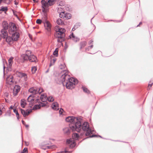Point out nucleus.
Listing matches in <instances>:
<instances>
[{"label":"nucleus","instance_id":"c03bdc74","mask_svg":"<svg viewBox=\"0 0 153 153\" xmlns=\"http://www.w3.org/2000/svg\"><path fill=\"white\" fill-rule=\"evenodd\" d=\"M1 10L2 11H3L6 12V11L7 10V7H1Z\"/></svg>","mask_w":153,"mask_h":153},{"label":"nucleus","instance_id":"ddd939ff","mask_svg":"<svg viewBox=\"0 0 153 153\" xmlns=\"http://www.w3.org/2000/svg\"><path fill=\"white\" fill-rule=\"evenodd\" d=\"M12 34V37L13 41H16L19 37V34L17 32L14 33Z\"/></svg>","mask_w":153,"mask_h":153},{"label":"nucleus","instance_id":"e433bc0d","mask_svg":"<svg viewBox=\"0 0 153 153\" xmlns=\"http://www.w3.org/2000/svg\"><path fill=\"white\" fill-rule=\"evenodd\" d=\"M49 144L48 143H46V144H45V145H42L41 146V149H43L44 150H46V149H47V148L46 147H47V144Z\"/></svg>","mask_w":153,"mask_h":153},{"label":"nucleus","instance_id":"680f3d73","mask_svg":"<svg viewBox=\"0 0 153 153\" xmlns=\"http://www.w3.org/2000/svg\"><path fill=\"white\" fill-rule=\"evenodd\" d=\"M1 34H0V40L1 39V38H2L3 35L1 33Z\"/></svg>","mask_w":153,"mask_h":153},{"label":"nucleus","instance_id":"2eb2a0df","mask_svg":"<svg viewBox=\"0 0 153 153\" xmlns=\"http://www.w3.org/2000/svg\"><path fill=\"white\" fill-rule=\"evenodd\" d=\"M70 38L72 39L74 42H76L79 41V39L77 37L75 36L73 33H72L71 35L69 36Z\"/></svg>","mask_w":153,"mask_h":153},{"label":"nucleus","instance_id":"f704fd0d","mask_svg":"<svg viewBox=\"0 0 153 153\" xmlns=\"http://www.w3.org/2000/svg\"><path fill=\"white\" fill-rule=\"evenodd\" d=\"M37 91H38V94H40L43 91V89L41 88H37Z\"/></svg>","mask_w":153,"mask_h":153},{"label":"nucleus","instance_id":"0e129e2a","mask_svg":"<svg viewBox=\"0 0 153 153\" xmlns=\"http://www.w3.org/2000/svg\"><path fill=\"white\" fill-rule=\"evenodd\" d=\"M2 111L1 110V108L0 107V115H1L2 114Z\"/></svg>","mask_w":153,"mask_h":153},{"label":"nucleus","instance_id":"338daca9","mask_svg":"<svg viewBox=\"0 0 153 153\" xmlns=\"http://www.w3.org/2000/svg\"><path fill=\"white\" fill-rule=\"evenodd\" d=\"M142 24V22H140L139 24H138V25L137 26V27L139 26V25H140V24Z\"/></svg>","mask_w":153,"mask_h":153},{"label":"nucleus","instance_id":"09e8293b","mask_svg":"<svg viewBox=\"0 0 153 153\" xmlns=\"http://www.w3.org/2000/svg\"><path fill=\"white\" fill-rule=\"evenodd\" d=\"M57 49H58L57 48H56V49L55 50V51L53 52V55H55L56 56H57V55H58V51L57 50Z\"/></svg>","mask_w":153,"mask_h":153},{"label":"nucleus","instance_id":"a18cd8bd","mask_svg":"<svg viewBox=\"0 0 153 153\" xmlns=\"http://www.w3.org/2000/svg\"><path fill=\"white\" fill-rule=\"evenodd\" d=\"M31 52L30 51H26V53H25V54H27V55L28 56H30L31 54Z\"/></svg>","mask_w":153,"mask_h":153},{"label":"nucleus","instance_id":"7ed1b4c3","mask_svg":"<svg viewBox=\"0 0 153 153\" xmlns=\"http://www.w3.org/2000/svg\"><path fill=\"white\" fill-rule=\"evenodd\" d=\"M65 32V30L63 28H59L58 29V30L56 31V37L58 38V42H61L64 41Z\"/></svg>","mask_w":153,"mask_h":153},{"label":"nucleus","instance_id":"a211bd4d","mask_svg":"<svg viewBox=\"0 0 153 153\" xmlns=\"http://www.w3.org/2000/svg\"><path fill=\"white\" fill-rule=\"evenodd\" d=\"M16 76H27V74L25 72H22L16 71Z\"/></svg>","mask_w":153,"mask_h":153},{"label":"nucleus","instance_id":"39448f33","mask_svg":"<svg viewBox=\"0 0 153 153\" xmlns=\"http://www.w3.org/2000/svg\"><path fill=\"white\" fill-rule=\"evenodd\" d=\"M2 25L3 29L1 30V33L2 34V35H3V37L4 38L7 35V31L6 30L8 28V24L7 22H4L3 23Z\"/></svg>","mask_w":153,"mask_h":153},{"label":"nucleus","instance_id":"9b49d317","mask_svg":"<svg viewBox=\"0 0 153 153\" xmlns=\"http://www.w3.org/2000/svg\"><path fill=\"white\" fill-rule=\"evenodd\" d=\"M13 58L12 57H11L8 60V65H7V69L8 71H11V67L12 64L13 63Z\"/></svg>","mask_w":153,"mask_h":153},{"label":"nucleus","instance_id":"e2e57ef3","mask_svg":"<svg viewBox=\"0 0 153 153\" xmlns=\"http://www.w3.org/2000/svg\"><path fill=\"white\" fill-rule=\"evenodd\" d=\"M14 2H15V4H16V5H17L18 4V3L16 2V0H15L14 1Z\"/></svg>","mask_w":153,"mask_h":153},{"label":"nucleus","instance_id":"f8f14e48","mask_svg":"<svg viewBox=\"0 0 153 153\" xmlns=\"http://www.w3.org/2000/svg\"><path fill=\"white\" fill-rule=\"evenodd\" d=\"M70 73H69L68 71L66 70H64L62 71L60 74V76H70Z\"/></svg>","mask_w":153,"mask_h":153},{"label":"nucleus","instance_id":"4468645a","mask_svg":"<svg viewBox=\"0 0 153 153\" xmlns=\"http://www.w3.org/2000/svg\"><path fill=\"white\" fill-rule=\"evenodd\" d=\"M2 38L4 39H5L6 41L9 44H10L12 43V41H13L12 37L8 36L7 35L5 36V37L4 38L3 37V35Z\"/></svg>","mask_w":153,"mask_h":153},{"label":"nucleus","instance_id":"4c0bfd02","mask_svg":"<svg viewBox=\"0 0 153 153\" xmlns=\"http://www.w3.org/2000/svg\"><path fill=\"white\" fill-rule=\"evenodd\" d=\"M41 4H42V12L44 13L46 12V11L45 9V7H48L46 6H45L44 4L42 3H41Z\"/></svg>","mask_w":153,"mask_h":153},{"label":"nucleus","instance_id":"49530a36","mask_svg":"<svg viewBox=\"0 0 153 153\" xmlns=\"http://www.w3.org/2000/svg\"><path fill=\"white\" fill-rule=\"evenodd\" d=\"M93 45H91L90 46H89L88 47V48H86V50L89 51L90 49L92 48H93Z\"/></svg>","mask_w":153,"mask_h":153},{"label":"nucleus","instance_id":"58836bf2","mask_svg":"<svg viewBox=\"0 0 153 153\" xmlns=\"http://www.w3.org/2000/svg\"><path fill=\"white\" fill-rule=\"evenodd\" d=\"M47 100H48L50 102H52L54 100V99L52 96H50L47 97Z\"/></svg>","mask_w":153,"mask_h":153},{"label":"nucleus","instance_id":"1a4fd4ad","mask_svg":"<svg viewBox=\"0 0 153 153\" xmlns=\"http://www.w3.org/2000/svg\"><path fill=\"white\" fill-rule=\"evenodd\" d=\"M20 87L18 85H15L14 87L13 93L14 96H16L20 90Z\"/></svg>","mask_w":153,"mask_h":153},{"label":"nucleus","instance_id":"cd10ccee","mask_svg":"<svg viewBox=\"0 0 153 153\" xmlns=\"http://www.w3.org/2000/svg\"><path fill=\"white\" fill-rule=\"evenodd\" d=\"M33 96L32 95H30L29 97L27 98V101L28 102L32 103H33V101H34V99L33 98H31V97H32Z\"/></svg>","mask_w":153,"mask_h":153},{"label":"nucleus","instance_id":"f257e3e1","mask_svg":"<svg viewBox=\"0 0 153 153\" xmlns=\"http://www.w3.org/2000/svg\"><path fill=\"white\" fill-rule=\"evenodd\" d=\"M82 119L80 118L79 121L75 123L74 126H72L71 128L73 131H76L78 132L82 129L86 131L85 135L89 136L90 134H92V132L89 127V124L87 122H84L82 123Z\"/></svg>","mask_w":153,"mask_h":153},{"label":"nucleus","instance_id":"79ce46f5","mask_svg":"<svg viewBox=\"0 0 153 153\" xmlns=\"http://www.w3.org/2000/svg\"><path fill=\"white\" fill-rule=\"evenodd\" d=\"M45 18H44V19H42V20L41 19H38L36 21V23L38 24H41L42 22H43V21L45 19Z\"/></svg>","mask_w":153,"mask_h":153},{"label":"nucleus","instance_id":"8fccbe9b","mask_svg":"<svg viewBox=\"0 0 153 153\" xmlns=\"http://www.w3.org/2000/svg\"><path fill=\"white\" fill-rule=\"evenodd\" d=\"M21 153H27V148H24L22 151L21 152Z\"/></svg>","mask_w":153,"mask_h":153},{"label":"nucleus","instance_id":"de8ad7c7","mask_svg":"<svg viewBox=\"0 0 153 153\" xmlns=\"http://www.w3.org/2000/svg\"><path fill=\"white\" fill-rule=\"evenodd\" d=\"M36 68L35 67H32L31 69V71L33 73H34L36 71Z\"/></svg>","mask_w":153,"mask_h":153},{"label":"nucleus","instance_id":"f03ea898","mask_svg":"<svg viewBox=\"0 0 153 153\" xmlns=\"http://www.w3.org/2000/svg\"><path fill=\"white\" fill-rule=\"evenodd\" d=\"M64 79L63 78V80H61L59 83V84L62 83L64 86L65 85L66 88L68 89H72L74 88L75 85L77 84L78 82L77 79L74 78V77H70L66 81H65Z\"/></svg>","mask_w":153,"mask_h":153},{"label":"nucleus","instance_id":"bb28decb","mask_svg":"<svg viewBox=\"0 0 153 153\" xmlns=\"http://www.w3.org/2000/svg\"><path fill=\"white\" fill-rule=\"evenodd\" d=\"M14 77H7L6 80L8 81L9 84H11L13 82V79Z\"/></svg>","mask_w":153,"mask_h":153},{"label":"nucleus","instance_id":"052dcab7","mask_svg":"<svg viewBox=\"0 0 153 153\" xmlns=\"http://www.w3.org/2000/svg\"><path fill=\"white\" fill-rule=\"evenodd\" d=\"M22 123L24 125H25V122L23 121V120H22Z\"/></svg>","mask_w":153,"mask_h":153},{"label":"nucleus","instance_id":"20e7f679","mask_svg":"<svg viewBox=\"0 0 153 153\" xmlns=\"http://www.w3.org/2000/svg\"><path fill=\"white\" fill-rule=\"evenodd\" d=\"M79 118H80L75 117L74 116H69L66 118L65 120L66 122L73 124V126H74L75 123L79 121Z\"/></svg>","mask_w":153,"mask_h":153},{"label":"nucleus","instance_id":"c9c22d12","mask_svg":"<svg viewBox=\"0 0 153 153\" xmlns=\"http://www.w3.org/2000/svg\"><path fill=\"white\" fill-rule=\"evenodd\" d=\"M13 112L14 113H15L17 117V119L18 120L19 119V114L18 112V111L16 109H15L13 110Z\"/></svg>","mask_w":153,"mask_h":153},{"label":"nucleus","instance_id":"423d86ee","mask_svg":"<svg viewBox=\"0 0 153 153\" xmlns=\"http://www.w3.org/2000/svg\"><path fill=\"white\" fill-rule=\"evenodd\" d=\"M45 19L43 21V23L44 24V26L46 29L49 33H50L51 31V25L50 22L46 20V17Z\"/></svg>","mask_w":153,"mask_h":153},{"label":"nucleus","instance_id":"0eeeda50","mask_svg":"<svg viewBox=\"0 0 153 153\" xmlns=\"http://www.w3.org/2000/svg\"><path fill=\"white\" fill-rule=\"evenodd\" d=\"M56 0H47V2L45 0H42L41 3H43L45 6H47L48 7L54 4Z\"/></svg>","mask_w":153,"mask_h":153},{"label":"nucleus","instance_id":"6e6d98bb","mask_svg":"<svg viewBox=\"0 0 153 153\" xmlns=\"http://www.w3.org/2000/svg\"><path fill=\"white\" fill-rule=\"evenodd\" d=\"M53 146H47L46 147L47 148V149H51L53 148Z\"/></svg>","mask_w":153,"mask_h":153},{"label":"nucleus","instance_id":"5701e85b","mask_svg":"<svg viewBox=\"0 0 153 153\" xmlns=\"http://www.w3.org/2000/svg\"><path fill=\"white\" fill-rule=\"evenodd\" d=\"M29 57L28 56L25 54H22L21 56V58L24 61L27 60L29 59Z\"/></svg>","mask_w":153,"mask_h":153},{"label":"nucleus","instance_id":"3c124183","mask_svg":"<svg viewBox=\"0 0 153 153\" xmlns=\"http://www.w3.org/2000/svg\"><path fill=\"white\" fill-rule=\"evenodd\" d=\"M40 100L39 99H37L36 100L34 99V101H33V103H36L37 102L39 103L40 102Z\"/></svg>","mask_w":153,"mask_h":153},{"label":"nucleus","instance_id":"bf43d9fd","mask_svg":"<svg viewBox=\"0 0 153 153\" xmlns=\"http://www.w3.org/2000/svg\"><path fill=\"white\" fill-rule=\"evenodd\" d=\"M56 60V59H53L52 60L53 64Z\"/></svg>","mask_w":153,"mask_h":153},{"label":"nucleus","instance_id":"864d4df0","mask_svg":"<svg viewBox=\"0 0 153 153\" xmlns=\"http://www.w3.org/2000/svg\"><path fill=\"white\" fill-rule=\"evenodd\" d=\"M33 103H31V102H30L29 103V107L30 108H32V106L33 105Z\"/></svg>","mask_w":153,"mask_h":153},{"label":"nucleus","instance_id":"37998d69","mask_svg":"<svg viewBox=\"0 0 153 153\" xmlns=\"http://www.w3.org/2000/svg\"><path fill=\"white\" fill-rule=\"evenodd\" d=\"M66 17H65L66 19H69L71 18V15L70 14H66Z\"/></svg>","mask_w":153,"mask_h":153},{"label":"nucleus","instance_id":"603ef678","mask_svg":"<svg viewBox=\"0 0 153 153\" xmlns=\"http://www.w3.org/2000/svg\"><path fill=\"white\" fill-rule=\"evenodd\" d=\"M97 137V135L96 134H93L92 135L90 136L89 137L86 138H91L93 137Z\"/></svg>","mask_w":153,"mask_h":153},{"label":"nucleus","instance_id":"ea45409f","mask_svg":"<svg viewBox=\"0 0 153 153\" xmlns=\"http://www.w3.org/2000/svg\"><path fill=\"white\" fill-rule=\"evenodd\" d=\"M66 67V65L64 63L61 64L59 66V68L61 69H62L65 68Z\"/></svg>","mask_w":153,"mask_h":153},{"label":"nucleus","instance_id":"412c9836","mask_svg":"<svg viewBox=\"0 0 153 153\" xmlns=\"http://www.w3.org/2000/svg\"><path fill=\"white\" fill-rule=\"evenodd\" d=\"M82 89L83 92L87 94H90V91L85 86L82 85Z\"/></svg>","mask_w":153,"mask_h":153},{"label":"nucleus","instance_id":"7c9ffc66","mask_svg":"<svg viewBox=\"0 0 153 153\" xmlns=\"http://www.w3.org/2000/svg\"><path fill=\"white\" fill-rule=\"evenodd\" d=\"M79 137V134L76 133H74L72 135L73 138L75 140H77Z\"/></svg>","mask_w":153,"mask_h":153},{"label":"nucleus","instance_id":"69168bd1","mask_svg":"<svg viewBox=\"0 0 153 153\" xmlns=\"http://www.w3.org/2000/svg\"><path fill=\"white\" fill-rule=\"evenodd\" d=\"M25 126L26 128H28L29 127V125H28L25 124Z\"/></svg>","mask_w":153,"mask_h":153},{"label":"nucleus","instance_id":"774afa93","mask_svg":"<svg viewBox=\"0 0 153 153\" xmlns=\"http://www.w3.org/2000/svg\"><path fill=\"white\" fill-rule=\"evenodd\" d=\"M3 71H4V69H5V66H4V64L3 65Z\"/></svg>","mask_w":153,"mask_h":153},{"label":"nucleus","instance_id":"b1692460","mask_svg":"<svg viewBox=\"0 0 153 153\" xmlns=\"http://www.w3.org/2000/svg\"><path fill=\"white\" fill-rule=\"evenodd\" d=\"M26 104L27 103L26 102V100L23 99H21V107L23 108H24Z\"/></svg>","mask_w":153,"mask_h":153},{"label":"nucleus","instance_id":"473e14b6","mask_svg":"<svg viewBox=\"0 0 153 153\" xmlns=\"http://www.w3.org/2000/svg\"><path fill=\"white\" fill-rule=\"evenodd\" d=\"M87 43L85 41H84L80 43V49L84 47L85 46H86V45Z\"/></svg>","mask_w":153,"mask_h":153},{"label":"nucleus","instance_id":"72a5a7b5","mask_svg":"<svg viewBox=\"0 0 153 153\" xmlns=\"http://www.w3.org/2000/svg\"><path fill=\"white\" fill-rule=\"evenodd\" d=\"M56 23L58 25H62L64 23L60 19H59L57 20Z\"/></svg>","mask_w":153,"mask_h":153},{"label":"nucleus","instance_id":"6e6552de","mask_svg":"<svg viewBox=\"0 0 153 153\" xmlns=\"http://www.w3.org/2000/svg\"><path fill=\"white\" fill-rule=\"evenodd\" d=\"M16 27L15 24L12 23L10 25V27L9 29V32L10 33L12 34L13 33L16 32Z\"/></svg>","mask_w":153,"mask_h":153},{"label":"nucleus","instance_id":"5fc2aeb1","mask_svg":"<svg viewBox=\"0 0 153 153\" xmlns=\"http://www.w3.org/2000/svg\"><path fill=\"white\" fill-rule=\"evenodd\" d=\"M93 42V41L92 40H90L88 43V44L89 45H93V43H92Z\"/></svg>","mask_w":153,"mask_h":153},{"label":"nucleus","instance_id":"393cba45","mask_svg":"<svg viewBox=\"0 0 153 153\" xmlns=\"http://www.w3.org/2000/svg\"><path fill=\"white\" fill-rule=\"evenodd\" d=\"M40 99L42 102H44L47 100V97L46 96L42 94L41 96Z\"/></svg>","mask_w":153,"mask_h":153},{"label":"nucleus","instance_id":"f3484780","mask_svg":"<svg viewBox=\"0 0 153 153\" xmlns=\"http://www.w3.org/2000/svg\"><path fill=\"white\" fill-rule=\"evenodd\" d=\"M72 126H70V128H65L63 129L64 132L65 134L68 135L71 132V130H72L71 128V127Z\"/></svg>","mask_w":153,"mask_h":153},{"label":"nucleus","instance_id":"6ab92c4d","mask_svg":"<svg viewBox=\"0 0 153 153\" xmlns=\"http://www.w3.org/2000/svg\"><path fill=\"white\" fill-rule=\"evenodd\" d=\"M36 57L33 55L32 54L29 57V60L31 62H36Z\"/></svg>","mask_w":153,"mask_h":153},{"label":"nucleus","instance_id":"9d476101","mask_svg":"<svg viewBox=\"0 0 153 153\" xmlns=\"http://www.w3.org/2000/svg\"><path fill=\"white\" fill-rule=\"evenodd\" d=\"M20 110L21 114L23 115L24 117H25L26 116H28L29 114L32 112L31 109H30L29 110H27L26 111L22 108H21Z\"/></svg>","mask_w":153,"mask_h":153},{"label":"nucleus","instance_id":"c85d7f7f","mask_svg":"<svg viewBox=\"0 0 153 153\" xmlns=\"http://www.w3.org/2000/svg\"><path fill=\"white\" fill-rule=\"evenodd\" d=\"M153 84V79L150 80L148 85V90H149Z\"/></svg>","mask_w":153,"mask_h":153},{"label":"nucleus","instance_id":"a878e982","mask_svg":"<svg viewBox=\"0 0 153 153\" xmlns=\"http://www.w3.org/2000/svg\"><path fill=\"white\" fill-rule=\"evenodd\" d=\"M65 77H57V78L55 79V80L56 81V82L57 83L59 84H62V83H61L59 84V82H60L61 80H63V78H64L65 79Z\"/></svg>","mask_w":153,"mask_h":153},{"label":"nucleus","instance_id":"2f4dec72","mask_svg":"<svg viewBox=\"0 0 153 153\" xmlns=\"http://www.w3.org/2000/svg\"><path fill=\"white\" fill-rule=\"evenodd\" d=\"M41 107V104H39V105H36L33 108L32 110H36L39 109Z\"/></svg>","mask_w":153,"mask_h":153},{"label":"nucleus","instance_id":"13d9d810","mask_svg":"<svg viewBox=\"0 0 153 153\" xmlns=\"http://www.w3.org/2000/svg\"><path fill=\"white\" fill-rule=\"evenodd\" d=\"M40 104H41V107H43L44 106H45L46 105V104L44 103L41 102Z\"/></svg>","mask_w":153,"mask_h":153},{"label":"nucleus","instance_id":"a19ab883","mask_svg":"<svg viewBox=\"0 0 153 153\" xmlns=\"http://www.w3.org/2000/svg\"><path fill=\"white\" fill-rule=\"evenodd\" d=\"M80 26V24L79 23L75 25L74 27L72 29V30H74L76 29L79 26Z\"/></svg>","mask_w":153,"mask_h":153},{"label":"nucleus","instance_id":"c756f323","mask_svg":"<svg viewBox=\"0 0 153 153\" xmlns=\"http://www.w3.org/2000/svg\"><path fill=\"white\" fill-rule=\"evenodd\" d=\"M60 17L62 18H64L66 17V14H65L64 11H62L59 13Z\"/></svg>","mask_w":153,"mask_h":153},{"label":"nucleus","instance_id":"4d7b16f0","mask_svg":"<svg viewBox=\"0 0 153 153\" xmlns=\"http://www.w3.org/2000/svg\"><path fill=\"white\" fill-rule=\"evenodd\" d=\"M63 111V110L61 108L60 110H59V113L60 114H62V111Z\"/></svg>","mask_w":153,"mask_h":153},{"label":"nucleus","instance_id":"aec40b11","mask_svg":"<svg viewBox=\"0 0 153 153\" xmlns=\"http://www.w3.org/2000/svg\"><path fill=\"white\" fill-rule=\"evenodd\" d=\"M66 143H67L70 144V147L71 148H73L75 146V143L70 139H67V140Z\"/></svg>","mask_w":153,"mask_h":153},{"label":"nucleus","instance_id":"4be33fe9","mask_svg":"<svg viewBox=\"0 0 153 153\" xmlns=\"http://www.w3.org/2000/svg\"><path fill=\"white\" fill-rule=\"evenodd\" d=\"M52 107L53 109L57 110L59 109L58 104L57 102H54L52 104Z\"/></svg>","mask_w":153,"mask_h":153},{"label":"nucleus","instance_id":"dca6fc26","mask_svg":"<svg viewBox=\"0 0 153 153\" xmlns=\"http://www.w3.org/2000/svg\"><path fill=\"white\" fill-rule=\"evenodd\" d=\"M37 90V88L36 87L31 88L29 89V91L33 94H38Z\"/></svg>","mask_w":153,"mask_h":153}]
</instances>
